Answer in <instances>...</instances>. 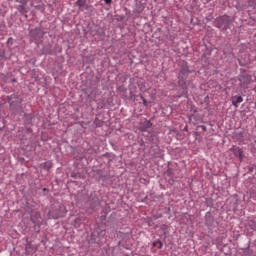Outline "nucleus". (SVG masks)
I'll return each mask as SVG.
<instances>
[{
    "label": "nucleus",
    "mask_w": 256,
    "mask_h": 256,
    "mask_svg": "<svg viewBox=\"0 0 256 256\" xmlns=\"http://www.w3.org/2000/svg\"><path fill=\"white\" fill-rule=\"evenodd\" d=\"M206 55H211V50H206V52H204L203 56L206 57Z\"/></svg>",
    "instance_id": "37"
},
{
    "label": "nucleus",
    "mask_w": 256,
    "mask_h": 256,
    "mask_svg": "<svg viewBox=\"0 0 256 256\" xmlns=\"http://www.w3.org/2000/svg\"><path fill=\"white\" fill-rule=\"evenodd\" d=\"M169 183L170 185H173V183H175V180H170Z\"/></svg>",
    "instance_id": "46"
},
{
    "label": "nucleus",
    "mask_w": 256,
    "mask_h": 256,
    "mask_svg": "<svg viewBox=\"0 0 256 256\" xmlns=\"http://www.w3.org/2000/svg\"><path fill=\"white\" fill-rule=\"evenodd\" d=\"M41 166H42V169L49 171L53 167V162L47 161V162L41 164Z\"/></svg>",
    "instance_id": "17"
},
{
    "label": "nucleus",
    "mask_w": 256,
    "mask_h": 256,
    "mask_svg": "<svg viewBox=\"0 0 256 256\" xmlns=\"http://www.w3.org/2000/svg\"><path fill=\"white\" fill-rule=\"evenodd\" d=\"M3 130V127H0V131H2Z\"/></svg>",
    "instance_id": "50"
},
{
    "label": "nucleus",
    "mask_w": 256,
    "mask_h": 256,
    "mask_svg": "<svg viewBox=\"0 0 256 256\" xmlns=\"http://www.w3.org/2000/svg\"><path fill=\"white\" fill-rule=\"evenodd\" d=\"M26 252L29 253V251H31V249H33V244H31V242H28L25 246Z\"/></svg>",
    "instance_id": "28"
},
{
    "label": "nucleus",
    "mask_w": 256,
    "mask_h": 256,
    "mask_svg": "<svg viewBox=\"0 0 256 256\" xmlns=\"http://www.w3.org/2000/svg\"><path fill=\"white\" fill-rule=\"evenodd\" d=\"M138 97H140V99L143 101V99H145V97H143V94H139Z\"/></svg>",
    "instance_id": "41"
},
{
    "label": "nucleus",
    "mask_w": 256,
    "mask_h": 256,
    "mask_svg": "<svg viewBox=\"0 0 256 256\" xmlns=\"http://www.w3.org/2000/svg\"><path fill=\"white\" fill-rule=\"evenodd\" d=\"M230 151L235 157H237V159H239V161H243V159H245V154H243V150L240 147L232 146Z\"/></svg>",
    "instance_id": "7"
},
{
    "label": "nucleus",
    "mask_w": 256,
    "mask_h": 256,
    "mask_svg": "<svg viewBox=\"0 0 256 256\" xmlns=\"http://www.w3.org/2000/svg\"><path fill=\"white\" fill-rule=\"evenodd\" d=\"M213 225H215V218L211 212H207L205 215V226L213 227Z\"/></svg>",
    "instance_id": "9"
},
{
    "label": "nucleus",
    "mask_w": 256,
    "mask_h": 256,
    "mask_svg": "<svg viewBox=\"0 0 256 256\" xmlns=\"http://www.w3.org/2000/svg\"><path fill=\"white\" fill-rule=\"evenodd\" d=\"M248 227H250V229H252V231H256V221L255 220H250L248 222Z\"/></svg>",
    "instance_id": "23"
},
{
    "label": "nucleus",
    "mask_w": 256,
    "mask_h": 256,
    "mask_svg": "<svg viewBox=\"0 0 256 256\" xmlns=\"http://www.w3.org/2000/svg\"><path fill=\"white\" fill-rule=\"evenodd\" d=\"M104 214H105V215L102 216V217H104V219H106V217H107V211L104 210Z\"/></svg>",
    "instance_id": "43"
},
{
    "label": "nucleus",
    "mask_w": 256,
    "mask_h": 256,
    "mask_svg": "<svg viewBox=\"0 0 256 256\" xmlns=\"http://www.w3.org/2000/svg\"><path fill=\"white\" fill-rule=\"evenodd\" d=\"M101 31H103V29L99 26H94L90 28V35L92 37H95V35H101Z\"/></svg>",
    "instance_id": "12"
},
{
    "label": "nucleus",
    "mask_w": 256,
    "mask_h": 256,
    "mask_svg": "<svg viewBox=\"0 0 256 256\" xmlns=\"http://www.w3.org/2000/svg\"><path fill=\"white\" fill-rule=\"evenodd\" d=\"M238 63L240 65V67H245V65H247L243 61H241L240 59H238Z\"/></svg>",
    "instance_id": "35"
},
{
    "label": "nucleus",
    "mask_w": 256,
    "mask_h": 256,
    "mask_svg": "<svg viewBox=\"0 0 256 256\" xmlns=\"http://www.w3.org/2000/svg\"><path fill=\"white\" fill-rule=\"evenodd\" d=\"M75 5L76 7H79V9H82V7H85V9H89V5H87V0H77Z\"/></svg>",
    "instance_id": "15"
},
{
    "label": "nucleus",
    "mask_w": 256,
    "mask_h": 256,
    "mask_svg": "<svg viewBox=\"0 0 256 256\" xmlns=\"http://www.w3.org/2000/svg\"><path fill=\"white\" fill-rule=\"evenodd\" d=\"M127 236H129V233H126Z\"/></svg>",
    "instance_id": "54"
},
{
    "label": "nucleus",
    "mask_w": 256,
    "mask_h": 256,
    "mask_svg": "<svg viewBox=\"0 0 256 256\" xmlns=\"http://www.w3.org/2000/svg\"><path fill=\"white\" fill-rule=\"evenodd\" d=\"M34 3H41V0H34Z\"/></svg>",
    "instance_id": "47"
},
{
    "label": "nucleus",
    "mask_w": 256,
    "mask_h": 256,
    "mask_svg": "<svg viewBox=\"0 0 256 256\" xmlns=\"http://www.w3.org/2000/svg\"><path fill=\"white\" fill-rule=\"evenodd\" d=\"M11 41H13V38H8L7 43H11Z\"/></svg>",
    "instance_id": "44"
},
{
    "label": "nucleus",
    "mask_w": 256,
    "mask_h": 256,
    "mask_svg": "<svg viewBox=\"0 0 256 256\" xmlns=\"http://www.w3.org/2000/svg\"><path fill=\"white\" fill-rule=\"evenodd\" d=\"M0 59L7 60V56L5 55V49H0Z\"/></svg>",
    "instance_id": "27"
},
{
    "label": "nucleus",
    "mask_w": 256,
    "mask_h": 256,
    "mask_svg": "<svg viewBox=\"0 0 256 256\" xmlns=\"http://www.w3.org/2000/svg\"><path fill=\"white\" fill-rule=\"evenodd\" d=\"M65 213V206L61 203H55L52 205L48 215L52 217V219H59L65 217Z\"/></svg>",
    "instance_id": "3"
},
{
    "label": "nucleus",
    "mask_w": 256,
    "mask_h": 256,
    "mask_svg": "<svg viewBox=\"0 0 256 256\" xmlns=\"http://www.w3.org/2000/svg\"><path fill=\"white\" fill-rule=\"evenodd\" d=\"M255 83H256V76H255V79H254Z\"/></svg>",
    "instance_id": "52"
},
{
    "label": "nucleus",
    "mask_w": 256,
    "mask_h": 256,
    "mask_svg": "<svg viewBox=\"0 0 256 256\" xmlns=\"http://www.w3.org/2000/svg\"><path fill=\"white\" fill-rule=\"evenodd\" d=\"M151 127H153V123L147 119H144V121L140 123L138 130L141 131V133H145V131L151 129Z\"/></svg>",
    "instance_id": "8"
},
{
    "label": "nucleus",
    "mask_w": 256,
    "mask_h": 256,
    "mask_svg": "<svg viewBox=\"0 0 256 256\" xmlns=\"http://www.w3.org/2000/svg\"><path fill=\"white\" fill-rule=\"evenodd\" d=\"M183 131H189V128L187 126H185Z\"/></svg>",
    "instance_id": "45"
},
{
    "label": "nucleus",
    "mask_w": 256,
    "mask_h": 256,
    "mask_svg": "<svg viewBox=\"0 0 256 256\" xmlns=\"http://www.w3.org/2000/svg\"><path fill=\"white\" fill-rule=\"evenodd\" d=\"M239 81L243 85H251V82L253 80L251 79V75H249V74H242V75H240Z\"/></svg>",
    "instance_id": "10"
},
{
    "label": "nucleus",
    "mask_w": 256,
    "mask_h": 256,
    "mask_svg": "<svg viewBox=\"0 0 256 256\" xmlns=\"http://www.w3.org/2000/svg\"><path fill=\"white\" fill-rule=\"evenodd\" d=\"M104 3H106V5H111V3H113V0H104Z\"/></svg>",
    "instance_id": "36"
},
{
    "label": "nucleus",
    "mask_w": 256,
    "mask_h": 256,
    "mask_svg": "<svg viewBox=\"0 0 256 256\" xmlns=\"http://www.w3.org/2000/svg\"><path fill=\"white\" fill-rule=\"evenodd\" d=\"M142 101H143L144 107H148L149 106V102H147V99L144 98Z\"/></svg>",
    "instance_id": "34"
},
{
    "label": "nucleus",
    "mask_w": 256,
    "mask_h": 256,
    "mask_svg": "<svg viewBox=\"0 0 256 256\" xmlns=\"http://www.w3.org/2000/svg\"><path fill=\"white\" fill-rule=\"evenodd\" d=\"M29 36L34 41H41V39H43V37H45V32L43 31V29L36 27L29 31Z\"/></svg>",
    "instance_id": "5"
},
{
    "label": "nucleus",
    "mask_w": 256,
    "mask_h": 256,
    "mask_svg": "<svg viewBox=\"0 0 256 256\" xmlns=\"http://www.w3.org/2000/svg\"><path fill=\"white\" fill-rule=\"evenodd\" d=\"M152 247H157V249H162L163 248V242H161V240H156L152 243Z\"/></svg>",
    "instance_id": "20"
},
{
    "label": "nucleus",
    "mask_w": 256,
    "mask_h": 256,
    "mask_svg": "<svg viewBox=\"0 0 256 256\" xmlns=\"http://www.w3.org/2000/svg\"><path fill=\"white\" fill-rule=\"evenodd\" d=\"M24 123L25 125H31L33 119H35V114L33 113H24Z\"/></svg>",
    "instance_id": "11"
},
{
    "label": "nucleus",
    "mask_w": 256,
    "mask_h": 256,
    "mask_svg": "<svg viewBox=\"0 0 256 256\" xmlns=\"http://www.w3.org/2000/svg\"><path fill=\"white\" fill-rule=\"evenodd\" d=\"M101 237L97 232L93 231L91 234L92 243H101Z\"/></svg>",
    "instance_id": "14"
},
{
    "label": "nucleus",
    "mask_w": 256,
    "mask_h": 256,
    "mask_svg": "<svg viewBox=\"0 0 256 256\" xmlns=\"http://www.w3.org/2000/svg\"><path fill=\"white\" fill-rule=\"evenodd\" d=\"M103 120H99V118H95L94 120V125H96L97 127H103Z\"/></svg>",
    "instance_id": "24"
},
{
    "label": "nucleus",
    "mask_w": 256,
    "mask_h": 256,
    "mask_svg": "<svg viewBox=\"0 0 256 256\" xmlns=\"http://www.w3.org/2000/svg\"><path fill=\"white\" fill-rule=\"evenodd\" d=\"M196 137H199L200 133L199 132H195Z\"/></svg>",
    "instance_id": "48"
},
{
    "label": "nucleus",
    "mask_w": 256,
    "mask_h": 256,
    "mask_svg": "<svg viewBox=\"0 0 256 256\" xmlns=\"http://www.w3.org/2000/svg\"><path fill=\"white\" fill-rule=\"evenodd\" d=\"M18 3H21V5H23L25 7V5H27V3H29V0H17Z\"/></svg>",
    "instance_id": "31"
},
{
    "label": "nucleus",
    "mask_w": 256,
    "mask_h": 256,
    "mask_svg": "<svg viewBox=\"0 0 256 256\" xmlns=\"http://www.w3.org/2000/svg\"><path fill=\"white\" fill-rule=\"evenodd\" d=\"M97 205H99V202H98V200H97Z\"/></svg>",
    "instance_id": "53"
},
{
    "label": "nucleus",
    "mask_w": 256,
    "mask_h": 256,
    "mask_svg": "<svg viewBox=\"0 0 256 256\" xmlns=\"http://www.w3.org/2000/svg\"><path fill=\"white\" fill-rule=\"evenodd\" d=\"M12 81L15 83V81H17V80H16V79H13Z\"/></svg>",
    "instance_id": "49"
},
{
    "label": "nucleus",
    "mask_w": 256,
    "mask_h": 256,
    "mask_svg": "<svg viewBox=\"0 0 256 256\" xmlns=\"http://www.w3.org/2000/svg\"><path fill=\"white\" fill-rule=\"evenodd\" d=\"M138 87L142 93H145V91H147V88L145 87V84H143V83H138Z\"/></svg>",
    "instance_id": "26"
},
{
    "label": "nucleus",
    "mask_w": 256,
    "mask_h": 256,
    "mask_svg": "<svg viewBox=\"0 0 256 256\" xmlns=\"http://www.w3.org/2000/svg\"><path fill=\"white\" fill-rule=\"evenodd\" d=\"M43 192L44 193H49V189L48 188H43Z\"/></svg>",
    "instance_id": "40"
},
{
    "label": "nucleus",
    "mask_w": 256,
    "mask_h": 256,
    "mask_svg": "<svg viewBox=\"0 0 256 256\" xmlns=\"http://www.w3.org/2000/svg\"><path fill=\"white\" fill-rule=\"evenodd\" d=\"M166 175H167L168 177H173V169L168 168V169L166 170Z\"/></svg>",
    "instance_id": "29"
},
{
    "label": "nucleus",
    "mask_w": 256,
    "mask_h": 256,
    "mask_svg": "<svg viewBox=\"0 0 256 256\" xmlns=\"http://www.w3.org/2000/svg\"><path fill=\"white\" fill-rule=\"evenodd\" d=\"M26 133H33V129L27 128V129H26Z\"/></svg>",
    "instance_id": "38"
},
{
    "label": "nucleus",
    "mask_w": 256,
    "mask_h": 256,
    "mask_svg": "<svg viewBox=\"0 0 256 256\" xmlns=\"http://www.w3.org/2000/svg\"><path fill=\"white\" fill-rule=\"evenodd\" d=\"M231 25H233V19L227 14L218 16L215 19V27L220 31H227L228 29H231Z\"/></svg>",
    "instance_id": "2"
},
{
    "label": "nucleus",
    "mask_w": 256,
    "mask_h": 256,
    "mask_svg": "<svg viewBox=\"0 0 256 256\" xmlns=\"http://www.w3.org/2000/svg\"><path fill=\"white\" fill-rule=\"evenodd\" d=\"M231 101H232V105L234 107H239V103H243V97L242 96H232Z\"/></svg>",
    "instance_id": "13"
},
{
    "label": "nucleus",
    "mask_w": 256,
    "mask_h": 256,
    "mask_svg": "<svg viewBox=\"0 0 256 256\" xmlns=\"http://www.w3.org/2000/svg\"><path fill=\"white\" fill-rule=\"evenodd\" d=\"M36 7V9H39V6H35Z\"/></svg>",
    "instance_id": "51"
},
{
    "label": "nucleus",
    "mask_w": 256,
    "mask_h": 256,
    "mask_svg": "<svg viewBox=\"0 0 256 256\" xmlns=\"http://www.w3.org/2000/svg\"><path fill=\"white\" fill-rule=\"evenodd\" d=\"M18 11L19 13H21V15H24L25 17H27V8H25L24 5H19Z\"/></svg>",
    "instance_id": "19"
},
{
    "label": "nucleus",
    "mask_w": 256,
    "mask_h": 256,
    "mask_svg": "<svg viewBox=\"0 0 256 256\" xmlns=\"http://www.w3.org/2000/svg\"><path fill=\"white\" fill-rule=\"evenodd\" d=\"M94 233H97L98 235L105 237V226H98L94 229Z\"/></svg>",
    "instance_id": "16"
},
{
    "label": "nucleus",
    "mask_w": 256,
    "mask_h": 256,
    "mask_svg": "<svg viewBox=\"0 0 256 256\" xmlns=\"http://www.w3.org/2000/svg\"><path fill=\"white\" fill-rule=\"evenodd\" d=\"M243 137H245V132H239V133L237 134V138H238V139H243Z\"/></svg>",
    "instance_id": "33"
},
{
    "label": "nucleus",
    "mask_w": 256,
    "mask_h": 256,
    "mask_svg": "<svg viewBox=\"0 0 256 256\" xmlns=\"http://www.w3.org/2000/svg\"><path fill=\"white\" fill-rule=\"evenodd\" d=\"M41 219V213L36 212L32 217H31V221L32 223H34V225H37V220Z\"/></svg>",
    "instance_id": "18"
},
{
    "label": "nucleus",
    "mask_w": 256,
    "mask_h": 256,
    "mask_svg": "<svg viewBox=\"0 0 256 256\" xmlns=\"http://www.w3.org/2000/svg\"><path fill=\"white\" fill-rule=\"evenodd\" d=\"M254 169H255L254 167H250V168H249V172H250V173H253V170H254Z\"/></svg>",
    "instance_id": "42"
},
{
    "label": "nucleus",
    "mask_w": 256,
    "mask_h": 256,
    "mask_svg": "<svg viewBox=\"0 0 256 256\" xmlns=\"http://www.w3.org/2000/svg\"><path fill=\"white\" fill-rule=\"evenodd\" d=\"M178 67H179L178 73L190 75L191 70L189 69V63H187V61H185V60L178 61Z\"/></svg>",
    "instance_id": "6"
},
{
    "label": "nucleus",
    "mask_w": 256,
    "mask_h": 256,
    "mask_svg": "<svg viewBox=\"0 0 256 256\" xmlns=\"http://www.w3.org/2000/svg\"><path fill=\"white\" fill-rule=\"evenodd\" d=\"M43 53H44V55H51V53H53V50H51L50 46H45L43 48Z\"/></svg>",
    "instance_id": "22"
},
{
    "label": "nucleus",
    "mask_w": 256,
    "mask_h": 256,
    "mask_svg": "<svg viewBox=\"0 0 256 256\" xmlns=\"http://www.w3.org/2000/svg\"><path fill=\"white\" fill-rule=\"evenodd\" d=\"M6 99L10 104V110L13 111V113H23V106H21L23 99L19 97L18 93L7 96Z\"/></svg>",
    "instance_id": "1"
},
{
    "label": "nucleus",
    "mask_w": 256,
    "mask_h": 256,
    "mask_svg": "<svg viewBox=\"0 0 256 256\" xmlns=\"http://www.w3.org/2000/svg\"><path fill=\"white\" fill-rule=\"evenodd\" d=\"M140 147H145V141L143 140L140 141Z\"/></svg>",
    "instance_id": "39"
},
{
    "label": "nucleus",
    "mask_w": 256,
    "mask_h": 256,
    "mask_svg": "<svg viewBox=\"0 0 256 256\" xmlns=\"http://www.w3.org/2000/svg\"><path fill=\"white\" fill-rule=\"evenodd\" d=\"M189 78V74H183V73H178L177 75V85L178 87H181L182 89V95H187L188 93V87H187V79Z\"/></svg>",
    "instance_id": "4"
},
{
    "label": "nucleus",
    "mask_w": 256,
    "mask_h": 256,
    "mask_svg": "<svg viewBox=\"0 0 256 256\" xmlns=\"http://www.w3.org/2000/svg\"><path fill=\"white\" fill-rule=\"evenodd\" d=\"M136 7H137L136 13H143V11H145V6H143V4H141V2L137 3Z\"/></svg>",
    "instance_id": "21"
},
{
    "label": "nucleus",
    "mask_w": 256,
    "mask_h": 256,
    "mask_svg": "<svg viewBox=\"0 0 256 256\" xmlns=\"http://www.w3.org/2000/svg\"><path fill=\"white\" fill-rule=\"evenodd\" d=\"M97 175H99V179H107L105 175H102L101 170H97Z\"/></svg>",
    "instance_id": "30"
},
{
    "label": "nucleus",
    "mask_w": 256,
    "mask_h": 256,
    "mask_svg": "<svg viewBox=\"0 0 256 256\" xmlns=\"http://www.w3.org/2000/svg\"><path fill=\"white\" fill-rule=\"evenodd\" d=\"M197 129H202V131L205 133V131H207V126L199 125V126H197Z\"/></svg>",
    "instance_id": "32"
},
{
    "label": "nucleus",
    "mask_w": 256,
    "mask_h": 256,
    "mask_svg": "<svg viewBox=\"0 0 256 256\" xmlns=\"http://www.w3.org/2000/svg\"><path fill=\"white\" fill-rule=\"evenodd\" d=\"M70 177H72L73 179H81V173H79V172H72L70 174Z\"/></svg>",
    "instance_id": "25"
}]
</instances>
